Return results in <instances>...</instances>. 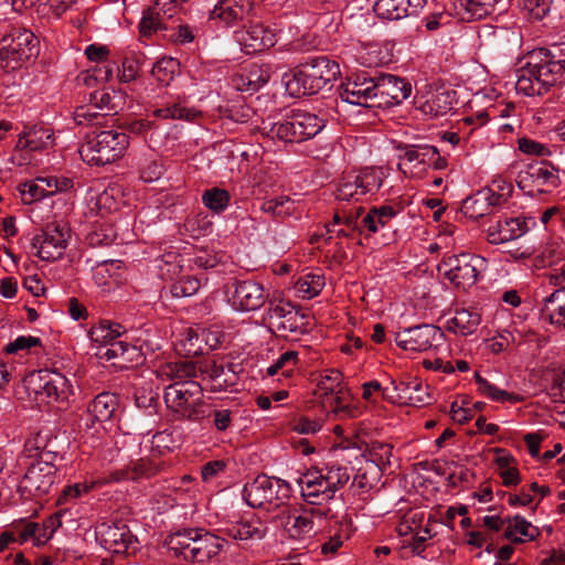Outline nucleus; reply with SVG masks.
<instances>
[{
	"label": "nucleus",
	"mask_w": 565,
	"mask_h": 565,
	"mask_svg": "<svg viewBox=\"0 0 565 565\" xmlns=\"http://www.w3.org/2000/svg\"><path fill=\"white\" fill-rule=\"evenodd\" d=\"M231 195L228 191L220 188L205 190L202 194V202L205 207L214 213H222L230 204Z\"/></svg>",
	"instance_id": "nucleus-49"
},
{
	"label": "nucleus",
	"mask_w": 565,
	"mask_h": 565,
	"mask_svg": "<svg viewBox=\"0 0 565 565\" xmlns=\"http://www.w3.org/2000/svg\"><path fill=\"white\" fill-rule=\"evenodd\" d=\"M223 532L234 540H262L267 533V526L259 518L252 516L227 523Z\"/></svg>",
	"instance_id": "nucleus-31"
},
{
	"label": "nucleus",
	"mask_w": 565,
	"mask_h": 565,
	"mask_svg": "<svg viewBox=\"0 0 565 565\" xmlns=\"http://www.w3.org/2000/svg\"><path fill=\"white\" fill-rule=\"evenodd\" d=\"M70 237L71 228L66 223L51 222L32 238V246L42 260L55 262L63 257Z\"/></svg>",
	"instance_id": "nucleus-14"
},
{
	"label": "nucleus",
	"mask_w": 565,
	"mask_h": 565,
	"mask_svg": "<svg viewBox=\"0 0 565 565\" xmlns=\"http://www.w3.org/2000/svg\"><path fill=\"white\" fill-rule=\"evenodd\" d=\"M51 188V181L44 178H40L36 181L25 182L20 185L22 201L25 204H31L34 201L52 195L54 191H52Z\"/></svg>",
	"instance_id": "nucleus-47"
},
{
	"label": "nucleus",
	"mask_w": 565,
	"mask_h": 565,
	"mask_svg": "<svg viewBox=\"0 0 565 565\" xmlns=\"http://www.w3.org/2000/svg\"><path fill=\"white\" fill-rule=\"evenodd\" d=\"M541 310L551 324L565 329V286L546 296Z\"/></svg>",
	"instance_id": "nucleus-38"
},
{
	"label": "nucleus",
	"mask_w": 565,
	"mask_h": 565,
	"mask_svg": "<svg viewBox=\"0 0 565 565\" xmlns=\"http://www.w3.org/2000/svg\"><path fill=\"white\" fill-rule=\"evenodd\" d=\"M412 92L411 84L402 77L382 74L376 77V107H391L405 100Z\"/></svg>",
	"instance_id": "nucleus-20"
},
{
	"label": "nucleus",
	"mask_w": 565,
	"mask_h": 565,
	"mask_svg": "<svg viewBox=\"0 0 565 565\" xmlns=\"http://www.w3.org/2000/svg\"><path fill=\"white\" fill-rule=\"evenodd\" d=\"M200 377L212 392H223L232 387L236 381L233 363L215 360L200 361Z\"/></svg>",
	"instance_id": "nucleus-23"
},
{
	"label": "nucleus",
	"mask_w": 565,
	"mask_h": 565,
	"mask_svg": "<svg viewBox=\"0 0 565 565\" xmlns=\"http://www.w3.org/2000/svg\"><path fill=\"white\" fill-rule=\"evenodd\" d=\"M273 522L282 526L288 537L292 540H303L316 533L312 520L307 516L300 505L298 508L287 505L273 516Z\"/></svg>",
	"instance_id": "nucleus-21"
},
{
	"label": "nucleus",
	"mask_w": 565,
	"mask_h": 565,
	"mask_svg": "<svg viewBox=\"0 0 565 565\" xmlns=\"http://www.w3.org/2000/svg\"><path fill=\"white\" fill-rule=\"evenodd\" d=\"M399 149L398 170L408 178L423 179L428 171L429 158L434 154L430 145H411Z\"/></svg>",
	"instance_id": "nucleus-19"
},
{
	"label": "nucleus",
	"mask_w": 565,
	"mask_h": 565,
	"mask_svg": "<svg viewBox=\"0 0 565 565\" xmlns=\"http://www.w3.org/2000/svg\"><path fill=\"white\" fill-rule=\"evenodd\" d=\"M300 508L305 513H307V516L312 520V525L315 527L317 521L320 522L322 520H331L334 518L331 509L323 505V503H321V505H312L307 503V505L301 504Z\"/></svg>",
	"instance_id": "nucleus-64"
},
{
	"label": "nucleus",
	"mask_w": 565,
	"mask_h": 565,
	"mask_svg": "<svg viewBox=\"0 0 565 565\" xmlns=\"http://www.w3.org/2000/svg\"><path fill=\"white\" fill-rule=\"evenodd\" d=\"M94 487L95 482H78L72 486H67L63 489L57 502L61 504L76 500L83 494L88 493Z\"/></svg>",
	"instance_id": "nucleus-58"
},
{
	"label": "nucleus",
	"mask_w": 565,
	"mask_h": 565,
	"mask_svg": "<svg viewBox=\"0 0 565 565\" xmlns=\"http://www.w3.org/2000/svg\"><path fill=\"white\" fill-rule=\"evenodd\" d=\"M185 0H157L145 13L139 24L142 36H150L159 29H168L166 20L172 19Z\"/></svg>",
	"instance_id": "nucleus-22"
},
{
	"label": "nucleus",
	"mask_w": 565,
	"mask_h": 565,
	"mask_svg": "<svg viewBox=\"0 0 565 565\" xmlns=\"http://www.w3.org/2000/svg\"><path fill=\"white\" fill-rule=\"evenodd\" d=\"M426 0H377L373 10L383 20H399L418 13Z\"/></svg>",
	"instance_id": "nucleus-25"
},
{
	"label": "nucleus",
	"mask_w": 565,
	"mask_h": 565,
	"mask_svg": "<svg viewBox=\"0 0 565 565\" xmlns=\"http://www.w3.org/2000/svg\"><path fill=\"white\" fill-rule=\"evenodd\" d=\"M300 328V316L296 309L289 311V315L282 319L280 323H275V330L285 338H287L289 333H297Z\"/></svg>",
	"instance_id": "nucleus-59"
},
{
	"label": "nucleus",
	"mask_w": 565,
	"mask_h": 565,
	"mask_svg": "<svg viewBox=\"0 0 565 565\" xmlns=\"http://www.w3.org/2000/svg\"><path fill=\"white\" fill-rule=\"evenodd\" d=\"M476 383L478 385V391L487 396L488 398L495 402H519L520 398L518 395L513 393H509L507 391L498 388L495 385L490 383L488 380L482 377L478 372L475 374Z\"/></svg>",
	"instance_id": "nucleus-48"
},
{
	"label": "nucleus",
	"mask_w": 565,
	"mask_h": 565,
	"mask_svg": "<svg viewBox=\"0 0 565 565\" xmlns=\"http://www.w3.org/2000/svg\"><path fill=\"white\" fill-rule=\"evenodd\" d=\"M456 9L462 20H479L503 12L505 0H458Z\"/></svg>",
	"instance_id": "nucleus-27"
},
{
	"label": "nucleus",
	"mask_w": 565,
	"mask_h": 565,
	"mask_svg": "<svg viewBox=\"0 0 565 565\" xmlns=\"http://www.w3.org/2000/svg\"><path fill=\"white\" fill-rule=\"evenodd\" d=\"M118 397L108 392L98 394L87 407V413L93 423H106L111 419L118 408Z\"/></svg>",
	"instance_id": "nucleus-40"
},
{
	"label": "nucleus",
	"mask_w": 565,
	"mask_h": 565,
	"mask_svg": "<svg viewBox=\"0 0 565 565\" xmlns=\"http://www.w3.org/2000/svg\"><path fill=\"white\" fill-rule=\"evenodd\" d=\"M399 392L402 393L403 403L413 406L422 407L434 402L430 386L417 379L401 381Z\"/></svg>",
	"instance_id": "nucleus-36"
},
{
	"label": "nucleus",
	"mask_w": 565,
	"mask_h": 565,
	"mask_svg": "<svg viewBox=\"0 0 565 565\" xmlns=\"http://www.w3.org/2000/svg\"><path fill=\"white\" fill-rule=\"evenodd\" d=\"M53 131L50 128L34 126L19 136L18 150L40 151L53 145Z\"/></svg>",
	"instance_id": "nucleus-39"
},
{
	"label": "nucleus",
	"mask_w": 565,
	"mask_h": 565,
	"mask_svg": "<svg viewBox=\"0 0 565 565\" xmlns=\"http://www.w3.org/2000/svg\"><path fill=\"white\" fill-rule=\"evenodd\" d=\"M41 344L40 338L32 335H20L14 341L8 343L3 348V352L7 354H15L22 350H29L32 347H36Z\"/></svg>",
	"instance_id": "nucleus-63"
},
{
	"label": "nucleus",
	"mask_w": 565,
	"mask_h": 565,
	"mask_svg": "<svg viewBox=\"0 0 565 565\" xmlns=\"http://www.w3.org/2000/svg\"><path fill=\"white\" fill-rule=\"evenodd\" d=\"M228 302L237 311H255L267 299L264 287L254 280L234 279L225 286Z\"/></svg>",
	"instance_id": "nucleus-15"
},
{
	"label": "nucleus",
	"mask_w": 565,
	"mask_h": 565,
	"mask_svg": "<svg viewBox=\"0 0 565 565\" xmlns=\"http://www.w3.org/2000/svg\"><path fill=\"white\" fill-rule=\"evenodd\" d=\"M124 104V96L119 92L106 89L90 94L89 104L78 106L74 111V120L78 126L102 127L116 115Z\"/></svg>",
	"instance_id": "nucleus-11"
},
{
	"label": "nucleus",
	"mask_w": 565,
	"mask_h": 565,
	"mask_svg": "<svg viewBox=\"0 0 565 565\" xmlns=\"http://www.w3.org/2000/svg\"><path fill=\"white\" fill-rule=\"evenodd\" d=\"M542 258L548 266L556 265L558 262L565 259V244L556 242L547 244L542 252Z\"/></svg>",
	"instance_id": "nucleus-61"
},
{
	"label": "nucleus",
	"mask_w": 565,
	"mask_h": 565,
	"mask_svg": "<svg viewBox=\"0 0 565 565\" xmlns=\"http://www.w3.org/2000/svg\"><path fill=\"white\" fill-rule=\"evenodd\" d=\"M455 95L451 90L433 93L425 100L418 102L417 109L428 118L444 117L454 109Z\"/></svg>",
	"instance_id": "nucleus-34"
},
{
	"label": "nucleus",
	"mask_w": 565,
	"mask_h": 565,
	"mask_svg": "<svg viewBox=\"0 0 565 565\" xmlns=\"http://www.w3.org/2000/svg\"><path fill=\"white\" fill-rule=\"evenodd\" d=\"M252 10L253 3L249 0H220L211 11L210 18L230 26L243 21Z\"/></svg>",
	"instance_id": "nucleus-29"
},
{
	"label": "nucleus",
	"mask_w": 565,
	"mask_h": 565,
	"mask_svg": "<svg viewBox=\"0 0 565 565\" xmlns=\"http://www.w3.org/2000/svg\"><path fill=\"white\" fill-rule=\"evenodd\" d=\"M443 331L434 324H418L395 332L396 344L406 351L423 352L440 344Z\"/></svg>",
	"instance_id": "nucleus-16"
},
{
	"label": "nucleus",
	"mask_w": 565,
	"mask_h": 565,
	"mask_svg": "<svg viewBox=\"0 0 565 565\" xmlns=\"http://www.w3.org/2000/svg\"><path fill=\"white\" fill-rule=\"evenodd\" d=\"M385 173L381 168H365L358 174L343 178L334 192L339 204H356L375 195Z\"/></svg>",
	"instance_id": "nucleus-10"
},
{
	"label": "nucleus",
	"mask_w": 565,
	"mask_h": 565,
	"mask_svg": "<svg viewBox=\"0 0 565 565\" xmlns=\"http://www.w3.org/2000/svg\"><path fill=\"white\" fill-rule=\"evenodd\" d=\"M270 79L267 68L253 64L242 72L235 74L232 78L233 86L241 92H256Z\"/></svg>",
	"instance_id": "nucleus-35"
},
{
	"label": "nucleus",
	"mask_w": 565,
	"mask_h": 565,
	"mask_svg": "<svg viewBox=\"0 0 565 565\" xmlns=\"http://www.w3.org/2000/svg\"><path fill=\"white\" fill-rule=\"evenodd\" d=\"M295 307L289 302L270 303L267 311V320L271 328L275 329V323H280L285 319L289 311H292Z\"/></svg>",
	"instance_id": "nucleus-60"
},
{
	"label": "nucleus",
	"mask_w": 565,
	"mask_h": 565,
	"mask_svg": "<svg viewBox=\"0 0 565 565\" xmlns=\"http://www.w3.org/2000/svg\"><path fill=\"white\" fill-rule=\"evenodd\" d=\"M484 267V258L469 253L445 256L438 264V273L458 289L472 287Z\"/></svg>",
	"instance_id": "nucleus-12"
},
{
	"label": "nucleus",
	"mask_w": 565,
	"mask_h": 565,
	"mask_svg": "<svg viewBox=\"0 0 565 565\" xmlns=\"http://www.w3.org/2000/svg\"><path fill=\"white\" fill-rule=\"evenodd\" d=\"M498 206V196L490 190H479L466 198L461 203V213L471 220H478L489 215L493 207Z\"/></svg>",
	"instance_id": "nucleus-32"
},
{
	"label": "nucleus",
	"mask_w": 565,
	"mask_h": 565,
	"mask_svg": "<svg viewBox=\"0 0 565 565\" xmlns=\"http://www.w3.org/2000/svg\"><path fill=\"white\" fill-rule=\"evenodd\" d=\"M306 72L300 66L299 68L286 73L282 76V83L287 93L292 97H301L306 95H315L318 92L311 87L310 81L306 76Z\"/></svg>",
	"instance_id": "nucleus-45"
},
{
	"label": "nucleus",
	"mask_w": 565,
	"mask_h": 565,
	"mask_svg": "<svg viewBox=\"0 0 565 565\" xmlns=\"http://www.w3.org/2000/svg\"><path fill=\"white\" fill-rule=\"evenodd\" d=\"M540 534V529L521 515L507 519L504 537L513 543L531 542L536 540Z\"/></svg>",
	"instance_id": "nucleus-37"
},
{
	"label": "nucleus",
	"mask_w": 565,
	"mask_h": 565,
	"mask_svg": "<svg viewBox=\"0 0 565 565\" xmlns=\"http://www.w3.org/2000/svg\"><path fill=\"white\" fill-rule=\"evenodd\" d=\"M393 447L390 444L383 441H372L369 454L372 459L379 467H385L390 465V459L392 457Z\"/></svg>",
	"instance_id": "nucleus-57"
},
{
	"label": "nucleus",
	"mask_w": 565,
	"mask_h": 565,
	"mask_svg": "<svg viewBox=\"0 0 565 565\" xmlns=\"http://www.w3.org/2000/svg\"><path fill=\"white\" fill-rule=\"evenodd\" d=\"M527 231L526 222L520 217L498 220L487 230V241L490 244H503L521 237Z\"/></svg>",
	"instance_id": "nucleus-26"
},
{
	"label": "nucleus",
	"mask_w": 565,
	"mask_h": 565,
	"mask_svg": "<svg viewBox=\"0 0 565 565\" xmlns=\"http://www.w3.org/2000/svg\"><path fill=\"white\" fill-rule=\"evenodd\" d=\"M291 492V486L287 481L258 475L252 482L244 486L243 498L253 509L280 512L288 505Z\"/></svg>",
	"instance_id": "nucleus-6"
},
{
	"label": "nucleus",
	"mask_w": 565,
	"mask_h": 565,
	"mask_svg": "<svg viewBox=\"0 0 565 565\" xmlns=\"http://www.w3.org/2000/svg\"><path fill=\"white\" fill-rule=\"evenodd\" d=\"M342 373L338 370H330L323 375L318 384V394L322 398L324 406H330L332 412H347V407L342 405L341 390Z\"/></svg>",
	"instance_id": "nucleus-28"
},
{
	"label": "nucleus",
	"mask_w": 565,
	"mask_h": 565,
	"mask_svg": "<svg viewBox=\"0 0 565 565\" xmlns=\"http://www.w3.org/2000/svg\"><path fill=\"white\" fill-rule=\"evenodd\" d=\"M518 342L516 335L510 330H501L492 338L486 340V349L492 354L507 351L511 344Z\"/></svg>",
	"instance_id": "nucleus-52"
},
{
	"label": "nucleus",
	"mask_w": 565,
	"mask_h": 565,
	"mask_svg": "<svg viewBox=\"0 0 565 565\" xmlns=\"http://www.w3.org/2000/svg\"><path fill=\"white\" fill-rule=\"evenodd\" d=\"M163 398L174 419L199 422L205 417L199 382L171 383L164 388Z\"/></svg>",
	"instance_id": "nucleus-8"
},
{
	"label": "nucleus",
	"mask_w": 565,
	"mask_h": 565,
	"mask_svg": "<svg viewBox=\"0 0 565 565\" xmlns=\"http://www.w3.org/2000/svg\"><path fill=\"white\" fill-rule=\"evenodd\" d=\"M565 75V60L551 49L534 51L519 72L515 89L526 96L543 95L561 83Z\"/></svg>",
	"instance_id": "nucleus-1"
},
{
	"label": "nucleus",
	"mask_w": 565,
	"mask_h": 565,
	"mask_svg": "<svg viewBox=\"0 0 565 565\" xmlns=\"http://www.w3.org/2000/svg\"><path fill=\"white\" fill-rule=\"evenodd\" d=\"M164 544L188 562L207 563L223 551L225 540L205 529L189 527L168 535Z\"/></svg>",
	"instance_id": "nucleus-2"
},
{
	"label": "nucleus",
	"mask_w": 565,
	"mask_h": 565,
	"mask_svg": "<svg viewBox=\"0 0 565 565\" xmlns=\"http://www.w3.org/2000/svg\"><path fill=\"white\" fill-rule=\"evenodd\" d=\"M201 287L200 280L194 276H183L171 285L173 297H191L195 295Z\"/></svg>",
	"instance_id": "nucleus-56"
},
{
	"label": "nucleus",
	"mask_w": 565,
	"mask_h": 565,
	"mask_svg": "<svg viewBox=\"0 0 565 565\" xmlns=\"http://www.w3.org/2000/svg\"><path fill=\"white\" fill-rule=\"evenodd\" d=\"M161 470V466L147 458L132 460L122 469L115 470L110 473L113 481L119 482L124 480L137 481L156 476Z\"/></svg>",
	"instance_id": "nucleus-33"
},
{
	"label": "nucleus",
	"mask_w": 565,
	"mask_h": 565,
	"mask_svg": "<svg viewBox=\"0 0 565 565\" xmlns=\"http://www.w3.org/2000/svg\"><path fill=\"white\" fill-rule=\"evenodd\" d=\"M138 168L140 179L145 182L158 180L162 174V166L152 156H142L139 158Z\"/></svg>",
	"instance_id": "nucleus-55"
},
{
	"label": "nucleus",
	"mask_w": 565,
	"mask_h": 565,
	"mask_svg": "<svg viewBox=\"0 0 565 565\" xmlns=\"http://www.w3.org/2000/svg\"><path fill=\"white\" fill-rule=\"evenodd\" d=\"M96 535L100 545L113 554H126L129 548H136V537L128 525L121 521L99 524Z\"/></svg>",
	"instance_id": "nucleus-17"
},
{
	"label": "nucleus",
	"mask_w": 565,
	"mask_h": 565,
	"mask_svg": "<svg viewBox=\"0 0 565 565\" xmlns=\"http://www.w3.org/2000/svg\"><path fill=\"white\" fill-rule=\"evenodd\" d=\"M39 393L47 398V403L65 402L72 394V384L63 374L53 372Z\"/></svg>",
	"instance_id": "nucleus-41"
},
{
	"label": "nucleus",
	"mask_w": 565,
	"mask_h": 565,
	"mask_svg": "<svg viewBox=\"0 0 565 565\" xmlns=\"http://www.w3.org/2000/svg\"><path fill=\"white\" fill-rule=\"evenodd\" d=\"M534 173V186L537 193H550L561 184V180L555 169L548 162L532 164Z\"/></svg>",
	"instance_id": "nucleus-43"
},
{
	"label": "nucleus",
	"mask_w": 565,
	"mask_h": 565,
	"mask_svg": "<svg viewBox=\"0 0 565 565\" xmlns=\"http://www.w3.org/2000/svg\"><path fill=\"white\" fill-rule=\"evenodd\" d=\"M349 536L348 527L343 529L342 525L329 536V540L322 544L321 552L324 555L334 554L342 546L344 540Z\"/></svg>",
	"instance_id": "nucleus-62"
},
{
	"label": "nucleus",
	"mask_w": 565,
	"mask_h": 565,
	"mask_svg": "<svg viewBox=\"0 0 565 565\" xmlns=\"http://www.w3.org/2000/svg\"><path fill=\"white\" fill-rule=\"evenodd\" d=\"M324 287V277L316 274H307L299 278L295 285L296 291L302 298L311 299L318 296Z\"/></svg>",
	"instance_id": "nucleus-50"
},
{
	"label": "nucleus",
	"mask_w": 565,
	"mask_h": 565,
	"mask_svg": "<svg viewBox=\"0 0 565 565\" xmlns=\"http://www.w3.org/2000/svg\"><path fill=\"white\" fill-rule=\"evenodd\" d=\"M481 322V315L476 309H458L447 321L449 331L461 335L472 334Z\"/></svg>",
	"instance_id": "nucleus-42"
},
{
	"label": "nucleus",
	"mask_w": 565,
	"mask_h": 565,
	"mask_svg": "<svg viewBox=\"0 0 565 565\" xmlns=\"http://www.w3.org/2000/svg\"><path fill=\"white\" fill-rule=\"evenodd\" d=\"M153 115L164 119H185L190 121L194 120L199 116V113L193 108H186L181 104H173L163 108H157L153 111Z\"/></svg>",
	"instance_id": "nucleus-53"
},
{
	"label": "nucleus",
	"mask_w": 565,
	"mask_h": 565,
	"mask_svg": "<svg viewBox=\"0 0 565 565\" xmlns=\"http://www.w3.org/2000/svg\"><path fill=\"white\" fill-rule=\"evenodd\" d=\"M55 457L54 452H44L43 460L24 462L26 471L19 483L22 495L41 498L51 491L56 478Z\"/></svg>",
	"instance_id": "nucleus-13"
},
{
	"label": "nucleus",
	"mask_w": 565,
	"mask_h": 565,
	"mask_svg": "<svg viewBox=\"0 0 565 565\" xmlns=\"http://www.w3.org/2000/svg\"><path fill=\"white\" fill-rule=\"evenodd\" d=\"M126 332V329L110 321H102L89 329V339L100 345L96 355L107 361L116 360L114 363L119 367H129L130 364H139L142 354L139 348L119 338Z\"/></svg>",
	"instance_id": "nucleus-4"
},
{
	"label": "nucleus",
	"mask_w": 565,
	"mask_h": 565,
	"mask_svg": "<svg viewBox=\"0 0 565 565\" xmlns=\"http://www.w3.org/2000/svg\"><path fill=\"white\" fill-rule=\"evenodd\" d=\"M218 114L221 118L230 119L234 122H246L252 116V109L242 103H234L220 106Z\"/></svg>",
	"instance_id": "nucleus-54"
},
{
	"label": "nucleus",
	"mask_w": 565,
	"mask_h": 565,
	"mask_svg": "<svg viewBox=\"0 0 565 565\" xmlns=\"http://www.w3.org/2000/svg\"><path fill=\"white\" fill-rule=\"evenodd\" d=\"M300 66L306 72L311 87L318 93L341 74L339 64L326 55L311 57Z\"/></svg>",
	"instance_id": "nucleus-24"
},
{
	"label": "nucleus",
	"mask_w": 565,
	"mask_h": 565,
	"mask_svg": "<svg viewBox=\"0 0 565 565\" xmlns=\"http://www.w3.org/2000/svg\"><path fill=\"white\" fill-rule=\"evenodd\" d=\"M342 100L364 107H376V77L355 75L341 85Z\"/></svg>",
	"instance_id": "nucleus-18"
},
{
	"label": "nucleus",
	"mask_w": 565,
	"mask_h": 565,
	"mask_svg": "<svg viewBox=\"0 0 565 565\" xmlns=\"http://www.w3.org/2000/svg\"><path fill=\"white\" fill-rule=\"evenodd\" d=\"M350 480L347 467L326 465L308 469L299 479L300 494L306 503L321 505L334 498Z\"/></svg>",
	"instance_id": "nucleus-3"
},
{
	"label": "nucleus",
	"mask_w": 565,
	"mask_h": 565,
	"mask_svg": "<svg viewBox=\"0 0 565 565\" xmlns=\"http://www.w3.org/2000/svg\"><path fill=\"white\" fill-rule=\"evenodd\" d=\"M162 372L172 381V383L195 382L193 379L200 376V361H179L168 363L163 367Z\"/></svg>",
	"instance_id": "nucleus-44"
},
{
	"label": "nucleus",
	"mask_w": 565,
	"mask_h": 565,
	"mask_svg": "<svg viewBox=\"0 0 565 565\" xmlns=\"http://www.w3.org/2000/svg\"><path fill=\"white\" fill-rule=\"evenodd\" d=\"M237 40L246 54H254L275 44L274 33L263 24L250 25L237 33Z\"/></svg>",
	"instance_id": "nucleus-30"
},
{
	"label": "nucleus",
	"mask_w": 565,
	"mask_h": 565,
	"mask_svg": "<svg viewBox=\"0 0 565 565\" xmlns=\"http://www.w3.org/2000/svg\"><path fill=\"white\" fill-rule=\"evenodd\" d=\"M39 54L36 36L24 28L14 26L0 40V68L13 71Z\"/></svg>",
	"instance_id": "nucleus-9"
},
{
	"label": "nucleus",
	"mask_w": 565,
	"mask_h": 565,
	"mask_svg": "<svg viewBox=\"0 0 565 565\" xmlns=\"http://www.w3.org/2000/svg\"><path fill=\"white\" fill-rule=\"evenodd\" d=\"M294 202L288 196H278L266 200L260 205V211L273 216H287L292 213Z\"/></svg>",
	"instance_id": "nucleus-51"
},
{
	"label": "nucleus",
	"mask_w": 565,
	"mask_h": 565,
	"mask_svg": "<svg viewBox=\"0 0 565 565\" xmlns=\"http://www.w3.org/2000/svg\"><path fill=\"white\" fill-rule=\"evenodd\" d=\"M129 147V136L114 129L87 136L78 152L88 164L105 166L121 159Z\"/></svg>",
	"instance_id": "nucleus-7"
},
{
	"label": "nucleus",
	"mask_w": 565,
	"mask_h": 565,
	"mask_svg": "<svg viewBox=\"0 0 565 565\" xmlns=\"http://www.w3.org/2000/svg\"><path fill=\"white\" fill-rule=\"evenodd\" d=\"M397 211L391 205L374 207L362 218V227L370 233L384 228L396 216Z\"/></svg>",
	"instance_id": "nucleus-46"
},
{
	"label": "nucleus",
	"mask_w": 565,
	"mask_h": 565,
	"mask_svg": "<svg viewBox=\"0 0 565 565\" xmlns=\"http://www.w3.org/2000/svg\"><path fill=\"white\" fill-rule=\"evenodd\" d=\"M324 127V120L316 114L295 109L280 121H263V131L271 139L284 142H302L316 137Z\"/></svg>",
	"instance_id": "nucleus-5"
}]
</instances>
